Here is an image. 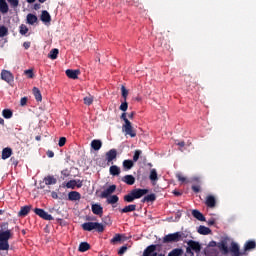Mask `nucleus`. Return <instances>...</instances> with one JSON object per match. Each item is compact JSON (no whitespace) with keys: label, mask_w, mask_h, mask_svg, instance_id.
I'll list each match as a JSON object with an SVG mask.
<instances>
[{"label":"nucleus","mask_w":256,"mask_h":256,"mask_svg":"<svg viewBox=\"0 0 256 256\" xmlns=\"http://www.w3.org/2000/svg\"><path fill=\"white\" fill-rule=\"evenodd\" d=\"M51 197H52V199H59V195L55 191L51 192Z\"/></svg>","instance_id":"obj_59"},{"label":"nucleus","mask_w":256,"mask_h":256,"mask_svg":"<svg viewBox=\"0 0 256 256\" xmlns=\"http://www.w3.org/2000/svg\"><path fill=\"white\" fill-rule=\"evenodd\" d=\"M120 111H127V109H129V104L127 103V100H124L120 107H119Z\"/></svg>","instance_id":"obj_47"},{"label":"nucleus","mask_w":256,"mask_h":256,"mask_svg":"<svg viewBox=\"0 0 256 256\" xmlns=\"http://www.w3.org/2000/svg\"><path fill=\"white\" fill-rule=\"evenodd\" d=\"M217 242L216 241H210L208 244V247H217Z\"/></svg>","instance_id":"obj_60"},{"label":"nucleus","mask_w":256,"mask_h":256,"mask_svg":"<svg viewBox=\"0 0 256 256\" xmlns=\"http://www.w3.org/2000/svg\"><path fill=\"white\" fill-rule=\"evenodd\" d=\"M198 233L200 235H211V230L207 226H199Z\"/></svg>","instance_id":"obj_30"},{"label":"nucleus","mask_w":256,"mask_h":256,"mask_svg":"<svg viewBox=\"0 0 256 256\" xmlns=\"http://www.w3.org/2000/svg\"><path fill=\"white\" fill-rule=\"evenodd\" d=\"M29 28L25 24L20 25V35H27Z\"/></svg>","instance_id":"obj_44"},{"label":"nucleus","mask_w":256,"mask_h":256,"mask_svg":"<svg viewBox=\"0 0 256 256\" xmlns=\"http://www.w3.org/2000/svg\"><path fill=\"white\" fill-rule=\"evenodd\" d=\"M1 79L3 81H6V83H8L9 85H12V83L15 81L13 73H11L9 70H2Z\"/></svg>","instance_id":"obj_6"},{"label":"nucleus","mask_w":256,"mask_h":256,"mask_svg":"<svg viewBox=\"0 0 256 256\" xmlns=\"http://www.w3.org/2000/svg\"><path fill=\"white\" fill-rule=\"evenodd\" d=\"M133 160H124L123 161V168L126 169V171H129L133 169Z\"/></svg>","instance_id":"obj_33"},{"label":"nucleus","mask_w":256,"mask_h":256,"mask_svg":"<svg viewBox=\"0 0 256 256\" xmlns=\"http://www.w3.org/2000/svg\"><path fill=\"white\" fill-rule=\"evenodd\" d=\"M9 34V29L5 26H0V37H7Z\"/></svg>","instance_id":"obj_41"},{"label":"nucleus","mask_w":256,"mask_h":256,"mask_svg":"<svg viewBox=\"0 0 256 256\" xmlns=\"http://www.w3.org/2000/svg\"><path fill=\"white\" fill-rule=\"evenodd\" d=\"M32 91L36 101H43V96L41 95V90H39V88L34 87Z\"/></svg>","instance_id":"obj_29"},{"label":"nucleus","mask_w":256,"mask_h":256,"mask_svg":"<svg viewBox=\"0 0 256 256\" xmlns=\"http://www.w3.org/2000/svg\"><path fill=\"white\" fill-rule=\"evenodd\" d=\"M98 165H99V167H107V164L105 163V161H103V162L98 161Z\"/></svg>","instance_id":"obj_62"},{"label":"nucleus","mask_w":256,"mask_h":256,"mask_svg":"<svg viewBox=\"0 0 256 256\" xmlns=\"http://www.w3.org/2000/svg\"><path fill=\"white\" fill-rule=\"evenodd\" d=\"M155 251H157V245L152 244L144 250L143 256H151V254L155 253Z\"/></svg>","instance_id":"obj_19"},{"label":"nucleus","mask_w":256,"mask_h":256,"mask_svg":"<svg viewBox=\"0 0 256 256\" xmlns=\"http://www.w3.org/2000/svg\"><path fill=\"white\" fill-rule=\"evenodd\" d=\"M30 211H31V206H23V207H21L18 215H19V217H27V215H29Z\"/></svg>","instance_id":"obj_25"},{"label":"nucleus","mask_w":256,"mask_h":256,"mask_svg":"<svg viewBox=\"0 0 256 256\" xmlns=\"http://www.w3.org/2000/svg\"><path fill=\"white\" fill-rule=\"evenodd\" d=\"M119 241H121V234H116L111 240L110 243H119Z\"/></svg>","instance_id":"obj_49"},{"label":"nucleus","mask_w":256,"mask_h":256,"mask_svg":"<svg viewBox=\"0 0 256 256\" xmlns=\"http://www.w3.org/2000/svg\"><path fill=\"white\" fill-rule=\"evenodd\" d=\"M0 251H9V239L13 237V232L9 230V223L0 225Z\"/></svg>","instance_id":"obj_1"},{"label":"nucleus","mask_w":256,"mask_h":256,"mask_svg":"<svg viewBox=\"0 0 256 256\" xmlns=\"http://www.w3.org/2000/svg\"><path fill=\"white\" fill-rule=\"evenodd\" d=\"M110 175L116 177L117 175H121V169L117 165H113L110 167Z\"/></svg>","instance_id":"obj_31"},{"label":"nucleus","mask_w":256,"mask_h":256,"mask_svg":"<svg viewBox=\"0 0 256 256\" xmlns=\"http://www.w3.org/2000/svg\"><path fill=\"white\" fill-rule=\"evenodd\" d=\"M132 195L135 199H141L144 195H147L149 193L148 189H141V188H136L131 190Z\"/></svg>","instance_id":"obj_9"},{"label":"nucleus","mask_w":256,"mask_h":256,"mask_svg":"<svg viewBox=\"0 0 256 256\" xmlns=\"http://www.w3.org/2000/svg\"><path fill=\"white\" fill-rule=\"evenodd\" d=\"M10 162L12 163V165H14V167H17V165H19V160H17V158L15 157H11Z\"/></svg>","instance_id":"obj_54"},{"label":"nucleus","mask_w":256,"mask_h":256,"mask_svg":"<svg viewBox=\"0 0 256 256\" xmlns=\"http://www.w3.org/2000/svg\"><path fill=\"white\" fill-rule=\"evenodd\" d=\"M256 243L253 240H250L245 243L244 249L245 251H251V249H255Z\"/></svg>","instance_id":"obj_34"},{"label":"nucleus","mask_w":256,"mask_h":256,"mask_svg":"<svg viewBox=\"0 0 256 256\" xmlns=\"http://www.w3.org/2000/svg\"><path fill=\"white\" fill-rule=\"evenodd\" d=\"M89 249H91V245L87 242H81L78 248L80 253H85L86 251H89Z\"/></svg>","instance_id":"obj_27"},{"label":"nucleus","mask_w":256,"mask_h":256,"mask_svg":"<svg viewBox=\"0 0 256 256\" xmlns=\"http://www.w3.org/2000/svg\"><path fill=\"white\" fill-rule=\"evenodd\" d=\"M183 255V249L175 248L168 253V256H181Z\"/></svg>","instance_id":"obj_35"},{"label":"nucleus","mask_w":256,"mask_h":256,"mask_svg":"<svg viewBox=\"0 0 256 256\" xmlns=\"http://www.w3.org/2000/svg\"><path fill=\"white\" fill-rule=\"evenodd\" d=\"M23 47L24 49H29V47H31V42H24Z\"/></svg>","instance_id":"obj_61"},{"label":"nucleus","mask_w":256,"mask_h":256,"mask_svg":"<svg viewBox=\"0 0 256 256\" xmlns=\"http://www.w3.org/2000/svg\"><path fill=\"white\" fill-rule=\"evenodd\" d=\"M0 13L5 15V13H9V4H7V1L0 0Z\"/></svg>","instance_id":"obj_20"},{"label":"nucleus","mask_w":256,"mask_h":256,"mask_svg":"<svg viewBox=\"0 0 256 256\" xmlns=\"http://www.w3.org/2000/svg\"><path fill=\"white\" fill-rule=\"evenodd\" d=\"M232 256H241V252H232Z\"/></svg>","instance_id":"obj_64"},{"label":"nucleus","mask_w":256,"mask_h":256,"mask_svg":"<svg viewBox=\"0 0 256 256\" xmlns=\"http://www.w3.org/2000/svg\"><path fill=\"white\" fill-rule=\"evenodd\" d=\"M2 116L4 119H11V117H13V111L11 109H4L2 111Z\"/></svg>","instance_id":"obj_37"},{"label":"nucleus","mask_w":256,"mask_h":256,"mask_svg":"<svg viewBox=\"0 0 256 256\" xmlns=\"http://www.w3.org/2000/svg\"><path fill=\"white\" fill-rule=\"evenodd\" d=\"M13 155V149L11 147H6L2 149V159L3 161H6V159H9Z\"/></svg>","instance_id":"obj_15"},{"label":"nucleus","mask_w":256,"mask_h":256,"mask_svg":"<svg viewBox=\"0 0 256 256\" xmlns=\"http://www.w3.org/2000/svg\"><path fill=\"white\" fill-rule=\"evenodd\" d=\"M133 211H137V205L135 204H130L122 209H119L120 213H133Z\"/></svg>","instance_id":"obj_17"},{"label":"nucleus","mask_w":256,"mask_h":256,"mask_svg":"<svg viewBox=\"0 0 256 256\" xmlns=\"http://www.w3.org/2000/svg\"><path fill=\"white\" fill-rule=\"evenodd\" d=\"M58 55H59V49L54 48V49H52V50L50 51L48 57H49L50 59L55 60V59H57V56H58Z\"/></svg>","instance_id":"obj_40"},{"label":"nucleus","mask_w":256,"mask_h":256,"mask_svg":"<svg viewBox=\"0 0 256 256\" xmlns=\"http://www.w3.org/2000/svg\"><path fill=\"white\" fill-rule=\"evenodd\" d=\"M82 229L84 231H97V233H103L105 231V226L99 222H85L82 224Z\"/></svg>","instance_id":"obj_3"},{"label":"nucleus","mask_w":256,"mask_h":256,"mask_svg":"<svg viewBox=\"0 0 256 256\" xmlns=\"http://www.w3.org/2000/svg\"><path fill=\"white\" fill-rule=\"evenodd\" d=\"M192 216L198 221H205V216L199 210H192Z\"/></svg>","instance_id":"obj_26"},{"label":"nucleus","mask_w":256,"mask_h":256,"mask_svg":"<svg viewBox=\"0 0 256 256\" xmlns=\"http://www.w3.org/2000/svg\"><path fill=\"white\" fill-rule=\"evenodd\" d=\"M45 185H57V178L54 176L48 175L44 178Z\"/></svg>","instance_id":"obj_24"},{"label":"nucleus","mask_w":256,"mask_h":256,"mask_svg":"<svg viewBox=\"0 0 256 256\" xmlns=\"http://www.w3.org/2000/svg\"><path fill=\"white\" fill-rule=\"evenodd\" d=\"M115 159H117V149L113 148L106 152L107 165H109V163H112V161H115Z\"/></svg>","instance_id":"obj_10"},{"label":"nucleus","mask_w":256,"mask_h":256,"mask_svg":"<svg viewBox=\"0 0 256 256\" xmlns=\"http://www.w3.org/2000/svg\"><path fill=\"white\" fill-rule=\"evenodd\" d=\"M20 105L21 107H25V105H27V97L21 98Z\"/></svg>","instance_id":"obj_56"},{"label":"nucleus","mask_w":256,"mask_h":256,"mask_svg":"<svg viewBox=\"0 0 256 256\" xmlns=\"http://www.w3.org/2000/svg\"><path fill=\"white\" fill-rule=\"evenodd\" d=\"M24 74L28 76V79H33V77H35L32 69L25 70Z\"/></svg>","instance_id":"obj_50"},{"label":"nucleus","mask_w":256,"mask_h":256,"mask_svg":"<svg viewBox=\"0 0 256 256\" xmlns=\"http://www.w3.org/2000/svg\"><path fill=\"white\" fill-rule=\"evenodd\" d=\"M135 196H133V193L130 192L128 193L127 195L124 196L123 200L126 202V203H133L134 200H135Z\"/></svg>","instance_id":"obj_39"},{"label":"nucleus","mask_w":256,"mask_h":256,"mask_svg":"<svg viewBox=\"0 0 256 256\" xmlns=\"http://www.w3.org/2000/svg\"><path fill=\"white\" fill-rule=\"evenodd\" d=\"M81 199V193L77 191H71L68 193V200L69 201H79Z\"/></svg>","instance_id":"obj_18"},{"label":"nucleus","mask_w":256,"mask_h":256,"mask_svg":"<svg viewBox=\"0 0 256 256\" xmlns=\"http://www.w3.org/2000/svg\"><path fill=\"white\" fill-rule=\"evenodd\" d=\"M119 202V196L112 195L107 197V203L108 205H115V203Z\"/></svg>","instance_id":"obj_32"},{"label":"nucleus","mask_w":256,"mask_h":256,"mask_svg":"<svg viewBox=\"0 0 256 256\" xmlns=\"http://www.w3.org/2000/svg\"><path fill=\"white\" fill-rule=\"evenodd\" d=\"M122 181L126 183V185H135V177L133 175H125Z\"/></svg>","instance_id":"obj_23"},{"label":"nucleus","mask_w":256,"mask_h":256,"mask_svg":"<svg viewBox=\"0 0 256 256\" xmlns=\"http://www.w3.org/2000/svg\"><path fill=\"white\" fill-rule=\"evenodd\" d=\"M183 239H187V235H185V233L175 232L164 236L163 243H179V241H183Z\"/></svg>","instance_id":"obj_2"},{"label":"nucleus","mask_w":256,"mask_h":256,"mask_svg":"<svg viewBox=\"0 0 256 256\" xmlns=\"http://www.w3.org/2000/svg\"><path fill=\"white\" fill-rule=\"evenodd\" d=\"M92 213L99 217H103V208L100 204H92Z\"/></svg>","instance_id":"obj_14"},{"label":"nucleus","mask_w":256,"mask_h":256,"mask_svg":"<svg viewBox=\"0 0 256 256\" xmlns=\"http://www.w3.org/2000/svg\"><path fill=\"white\" fill-rule=\"evenodd\" d=\"M84 105H93V96H88L84 98Z\"/></svg>","instance_id":"obj_48"},{"label":"nucleus","mask_w":256,"mask_h":256,"mask_svg":"<svg viewBox=\"0 0 256 256\" xmlns=\"http://www.w3.org/2000/svg\"><path fill=\"white\" fill-rule=\"evenodd\" d=\"M27 23H29V25H35V23H37V16H35V14H28Z\"/></svg>","instance_id":"obj_36"},{"label":"nucleus","mask_w":256,"mask_h":256,"mask_svg":"<svg viewBox=\"0 0 256 256\" xmlns=\"http://www.w3.org/2000/svg\"><path fill=\"white\" fill-rule=\"evenodd\" d=\"M10 7H12L13 9H17V7H19V0H7Z\"/></svg>","instance_id":"obj_46"},{"label":"nucleus","mask_w":256,"mask_h":256,"mask_svg":"<svg viewBox=\"0 0 256 256\" xmlns=\"http://www.w3.org/2000/svg\"><path fill=\"white\" fill-rule=\"evenodd\" d=\"M230 251H231V253L239 252V245H237V243H232Z\"/></svg>","instance_id":"obj_51"},{"label":"nucleus","mask_w":256,"mask_h":256,"mask_svg":"<svg viewBox=\"0 0 256 256\" xmlns=\"http://www.w3.org/2000/svg\"><path fill=\"white\" fill-rule=\"evenodd\" d=\"M122 131H124V133L126 135L133 137H137V131H135L133 129V125L131 124V122H127V124H123L122 126Z\"/></svg>","instance_id":"obj_5"},{"label":"nucleus","mask_w":256,"mask_h":256,"mask_svg":"<svg viewBox=\"0 0 256 256\" xmlns=\"http://www.w3.org/2000/svg\"><path fill=\"white\" fill-rule=\"evenodd\" d=\"M40 19L43 23H51V15L47 10L42 11Z\"/></svg>","instance_id":"obj_21"},{"label":"nucleus","mask_w":256,"mask_h":256,"mask_svg":"<svg viewBox=\"0 0 256 256\" xmlns=\"http://www.w3.org/2000/svg\"><path fill=\"white\" fill-rule=\"evenodd\" d=\"M91 147L94 149V151H99V149L103 147V142H101V140H93L91 142Z\"/></svg>","instance_id":"obj_28"},{"label":"nucleus","mask_w":256,"mask_h":256,"mask_svg":"<svg viewBox=\"0 0 256 256\" xmlns=\"http://www.w3.org/2000/svg\"><path fill=\"white\" fill-rule=\"evenodd\" d=\"M208 225H215V219H210V220H208Z\"/></svg>","instance_id":"obj_63"},{"label":"nucleus","mask_w":256,"mask_h":256,"mask_svg":"<svg viewBox=\"0 0 256 256\" xmlns=\"http://www.w3.org/2000/svg\"><path fill=\"white\" fill-rule=\"evenodd\" d=\"M34 213L38 215V217H41V219H44L45 221H53V216H51L49 213H47L45 210L41 208H35Z\"/></svg>","instance_id":"obj_7"},{"label":"nucleus","mask_w":256,"mask_h":256,"mask_svg":"<svg viewBox=\"0 0 256 256\" xmlns=\"http://www.w3.org/2000/svg\"><path fill=\"white\" fill-rule=\"evenodd\" d=\"M149 179H150V181H153V182L159 181V177L157 176L156 169H151Z\"/></svg>","instance_id":"obj_38"},{"label":"nucleus","mask_w":256,"mask_h":256,"mask_svg":"<svg viewBox=\"0 0 256 256\" xmlns=\"http://www.w3.org/2000/svg\"><path fill=\"white\" fill-rule=\"evenodd\" d=\"M188 247L186 248V253L189 255H194L193 251L195 253H201V244L195 240H189L187 242Z\"/></svg>","instance_id":"obj_4"},{"label":"nucleus","mask_w":256,"mask_h":256,"mask_svg":"<svg viewBox=\"0 0 256 256\" xmlns=\"http://www.w3.org/2000/svg\"><path fill=\"white\" fill-rule=\"evenodd\" d=\"M120 119H122V121H124V125H127V123H131V121H129V119H127V113H122V115L120 116Z\"/></svg>","instance_id":"obj_53"},{"label":"nucleus","mask_w":256,"mask_h":256,"mask_svg":"<svg viewBox=\"0 0 256 256\" xmlns=\"http://www.w3.org/2000/svg\"><path fill=\"white\" fill-rule=\"evenodd\" d=\"M217 247L223 255H227L229 253V247H227V242L226 241H221L217 244Z\"/></svg>","instance_id":"obj_16"},{"label":"nucleus","mask_w":256,"mask_h":256,"mask_svg":"<svg viewBox=\"0 0 256 256\" xmlns=\"http://www.w3.org/2000/svg\"><path fill=\"white\" fill-rule=\"evenodd\" d=\"M117 191V186L115 184L110 185L107 189L101 192L100 198L101 199H108L111 195H113V192Z\"/></svg>","instance_id":"obj_8"},{"label":"nucleus","mask_w":256,"mask_h":256,"mask_svg":"<svg viewBox=\"0 0 256 256\" xmlns=\"http://www.w3.org/2000/svg\"><path fill=\"white\" fill-rule=\"evenodd\" d=\"M176 179H178V181H180L181 184L187 183V178L185 176H183V174H181V173L176 174Z\"/></svg>","instance_id":"obj_45"},{"label":"nucleus","mask_w":256,"mask_h":256,"mask_svg":"<svg viewBox=\"0 0 256 256\" xmlns=\"http://www.w3.org/2000/svg\"><path fill=\"white\" fill-rule=\"evenodd\" d=\"M192 191H194V193H199L201 191V187L200 186H192Z\"/></svg>","instance_id":"obj_58"},{"label":"nucleus","mask_w":256,"mask_h":256,"mask_svg":"<svg viewBox=\"0 0 256 256\" xmlns=\"http://www.w3.org/2000/svg\"><path fill=\"white\" fill-rule=\"evenodd\" d=\"M154 201H157V195L155 194H148L141 200L142 203H153Z\"/></svg>","instance_id":"obj_22"},{"label":"nucleus","mask_w":256,"mask_h":256,"mask_svg":"<svg viewBox=\"0 0 256 256\" xmlns=\"http://www.w3.org/2000/svg\"><path fill=\"white\" fill-rule=\"evenodd\" d=\"M141 153H143V151L135 150L134 156H133V162L134 163H137L139 161V157H141Z\"/></svg>","instance_id":"obj_43"},{"label":"nucleus","mask_w":256,"mask_h":256,"mask_svg":"<svg viewBox=\"0 0 256 256\" xmlns=\"http://www.w3.org/2000/svg\"><path fill=\"white\" fill-rule=\"evenodd\" d=\"M126 251H127V246H122L118 251V255H124Z\"/></svg>","instance_id":"obj_55"},{"label":"nucleus","mask_w":256,"mask_h":256,"mask_svg":"<svg viewBox=\"0 0 256 256\" xmlns=\"http://www.w3.org/2000/svg\"><path fill=\"white\" fill-rule=\"evenodd\" d=\"M77 184V180H70L66 183V187L67 189H75V187H77L78 189H81V187H83V182L81 180H78Z\"/></svg>","instance_id":"obj_11"},{"label":"nucleus","mask_w":256,"mask_h":256,"mask_svg":"<svg viewBox=\"0 0 256 256\" xmlns=\"http://www.w3.org/2000/svg\"><path fill=\"white\" fill-rule=\"evenodd\" d=\"M46 155H47V157H49V158L51 159V158L55 157V152H53V151H51V150H48V151L46 152Z\"/></svg>","instance_id":"obj_57"},{"label":"nucleus","mask_w":256,"mask_h":256,"mask_svg":"<svg viewBox=\"0 0 256 256\" xmlns=\"http://www.w3.org/2000/svg\"><path fill=\"white\" fill-rule=\"evenodd\" d=\"M66 75L69 77V79H78L79 75H81V70L67 69Z\"/></svg>","instance_id":"obj_13"},{"label":"nucleus","mask_w":256,"mask_h":256,"mask_svg":"<svg viewBox=\"0 0 256 256\" xmlns=\"http://www.w3.org/2000/svg\"><path fill=\"white\" fill-rule=\"evenodd\" d=\"M205 205L208 206L210 209H213L215 205H217V200L215 199V196L208 195L205 200Z\"/></svg>","instance_id":"obj_12"},{"label":"nucleus","mask_w":256,"mask_h":256,"mask_svg":"<svg viewBox=\"0 0 256 256\" xmlns=\"http://www.w3.org/2000/svg\"><path fill=\"white\" fill-rule=\"evenodd\" d=\"M121 93H122V97H123L124 101H127V97L129 95V90H127V88H125V86H121Z\"/></svg>","instance_id":"obj_42"},{"label":"nucleus","mask_w":256,"mask_h":256,"mask_svg":"<svg viewBox=\"0 0 256 256\" xmlns=\"http://www.w3.org/2000/svg\"><path fill=\"white\" fill-rule=\"evenodd\" d=\"M66 143H67V138L61 137V138L59 139L58 145H59V147H65V144H66Z\"/></svg>","instance_id":"obj_52"}]
</instances>
